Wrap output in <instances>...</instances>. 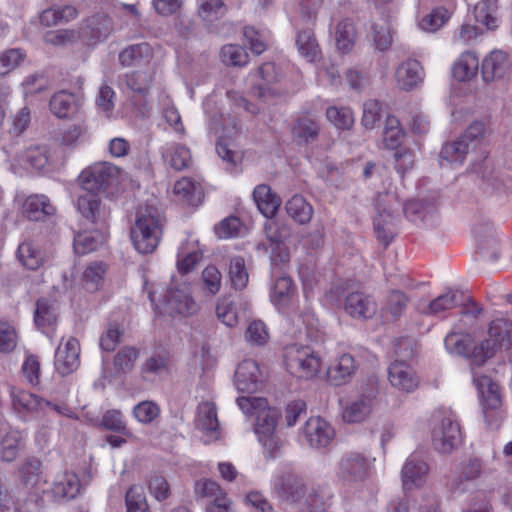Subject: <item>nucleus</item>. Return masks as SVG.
Here are the masks:
<instances>
[{
    "label": "nucleus",
    "instance_id": "obj_48",
    "mask_svg": "<svg viewBox=\"0 0 512 512\" xmlns=\"http://www.w3.org/2000/svg\"><path fill=\"white\" fill-rule=\"evenodd\" d=\"M23 449L22 438L16 432L6 434L0 443V458L4 462H13Z\"/></svg>",
    "mask_w": 512,
    "mask_h": 512
},
{
    "label": "nucleus",
    "instance_id": "obj_61",
    "mask_svg": "<svg viewBox=\"0 0 512 512\" xmlns=\"http://www.w3.org/2000/svg\"><path fill=\"white\" fill-rule=\"evenodd\" d=\"M101 424L107 430L120 433L127 437L132 435L131 431L126 426L122 413L119 410L113 409L106 411L102 417Z\"/></svg>",
    "mask_w": 512,
    "mask_h": 512
},
{
    "label": "nucleus",
    "instance_id": "obj_49",
    "mask_svg": "<svg viewBox=\"0 0 512 512\" xmlns=\"http://www.w3.org/2000/svg\"><path fill=\"white\" fill-rule=\"evenodd\" d=\"M106 266L101 262H95L87 266L83 272V285L89 292H96L104 283Z\"/></svg>",
    "mask_w": 512,
    "mask_h": 512
},
{
    "label": "nucleus",
    "instance_id": "obj_44",
    "mask_svg": "<svg viewBox=\"0 0 512 512\" xmlns=\"http://www.w3.org/2000/svg\"><path fill=\"white\" fill-rule=\"evenodd\" d=\"M357 32L354 24L348 20L340 21L335 30L336 46L342 53H349L356 42Z\"/></svg>",
    "mask_w": 512,
    "mask_h": 512
},
{
    "label": "nucleus",
    "instance_id": "obj_37",
    "mask_svg": "<svg viewBox=\"0 0 512 512\" xmlns=\"http://www.w3.org/2000/svg\"><path fill=\"white\" fill-rule=\"evenodd\" d=\"M58 317V307L55 301L47 298H41L36 303L34 321L38 328L43 331L53 326Z\"/></svg>",
    "mask_w": 512,
    "mask_h": 512
},
{
    "label": "nucleus",
    "instance_id": "obj_64",
    "mask_svg": "<svg viewBox=\"0 0 512 512\" xmlns=\"http://www.w3.org/2000/svg\"><path fill=\"white\" fill-rule=\"evenodd\" d=\"M125 502L127 512H148V504L141 487H130L126 492Z\"/></svg>",
    "mask_w": 512,
    "mask_h": 512
},
{
    "label": "nucleus",
    "instance_id": "obj_8",
    "mask_svg": "<svg viewBox=\"0 0 512 512\" xmlns=\"http://www.w3.org/2000/svg\"><path fill=\"white\" fill-rule=\"evenodd\" d=\"M164 309L170 315L190 316L198 311V304L186 283L169 287L163 298Z\"/></svg>",
    "mask_w": 512,
    "mask_h": 512
},
{
    "label": "nucleus",
    "instance_id": "obj_14",
    "mask_svg": "<svg viewBox=\"0 0 512 512\" xmlns=\"http://www.w3.org/2000/svg\"><path fill=\"white\" fill-rule=\"evenodd\" d=\"M388 380L391 386L400 392L412 393L419 386V377L405 361L395 360L388 368Z\"/></svg>",
    "mask_w": 512,
    "mask_h": 512
},
{
    "label": "nucleus",
    "instance_id": "obj_35",
    "mask_svg": "<svg viewBox=\"0 0 512 512\" xmlns=\"http://www.w3.org/2000/svg\"><path fill=\"white\" fill-rule=\"evenodd\" d=\"M162 157L177 171L187 168L191 162L190 150L177 143L166 144L162 148Z\"/></svg>",
    "mask_w": 512,
    "mask_h": 512
},
{
    "label": "nucleus",
    "instance_id": "obj_13",
    "mask_svg": "<svg viewBox=\"0 0 512 512\" xmlns=\"http://www.w3.org/2000/svg\"><path fill=\"white\" fill-rule=\"evenodd\" d=\"M153 82V74L149 71H132L123 76L122 83L131 93V101L136 107H144Z\"/></svg>",
    "mask_w": 512,
    "mask_h": 512
},
{
    "label": "nucleus",
    "instance_id": "obj_3",
    "mask_svg": "<svg viewBox=\"0 0 512 512\" xmlns=\"http://www.w3.org/2000/svg\"><path fill=\"white\" fill-rule=\"evenodd\" d=\"M163 229V217L153 207L141 208L137 212L131 239L135 249L141 254H149L157 248Z\"/></svg>",
    "mask_w": 512,
    "mask_h": 512
},
{
    "label": "nucleus",
    "instance_id": "obj_15",
    "mask_svg": "<svg viewBox=\"0 0 512 512\" xmlns=\"http://www.w3.org/2000/svg\"><path fill=\"white\" fill-rule=\"evenodd\" d=\"M80 344L74 337H70L64 344H60L55 352V368L62 375L73 373L80 365Z\"/></svg>",
    "mask_w": 512,
    "mask_h": 512
},
{
    "label": "nucleus",
    "instance_id": "obj_7",
    "mask_svg": "<svg viewBox=\"0 0 512 512\" xmlns=\"http://www.w3.org/2000/svg\"><path fill=\"white\" fill-rule=\"evenodd\" d=\"M76 208L85 223L93 227H107L110 210L97 193L83 190L77 198Z\"/></svg>",
    "mask_w": 512,
    "mask_h": 512
},
{
    "label": "nucleus",
    "instance_id": "obj_6",
    "mask_svg": "<svg viewBox=\"0 0 512 512\" xmlns=\"http://www.w3.org/2000/svg\"><path fill=\"white\" fill-rule=\"evenodd\" d=\"M121 170L110 162H96L85 168L79 175L82 190L101 192L116 185L119 181Z\"/></svg>",
    "mask_w": 512,
    "mask_h": 512
},
{
    "label": "nucleus",
    "instance_id": "obj_60",
    "mask_svg": "<svg viewBox=\"0 0 512 512\" xmlns=\"http://www.w3.org/2000/svg\"><path fill=\"white\" fill-rule=\"evenodd\" d=\"M404 136L403 130L400 128V123L395 117H387L386 126L383 132V141L385 146L389 149H396L401 143Z\"/></svg>",
    "mask_w": 512,
    "mask_h": 512
},
{
    "label": "nucleus",
    "instance_id": "obj_21",
    "mask_svg": "<svg viewBox=\"0 0 512 512\" xmlns=\"http://www.w3.org/2000/svg\"><path fill=\"white\" fill-rule=\"evenodd\" d=\"M344 309L353 318L369 319L376 314L377 305L370 295L356 291L346 296Z\"/></svg>",
    "mask_w": 512,
    "mask_h": 512
},
{
    "label": "nucleus",
    "instance_id": "obj_9",
    "mask_svg": "<svg viewBox=\"0 0 512 512\" xmlns=\"http://www.w3.org/2000/svg\"><path fill=\"white\" fill-rule=\"evenodd\" d=\"M265 232L269 240L271 266L286 265L290 260V252L284 241L290 235L286 224L269 221L265 224Z\"/></svg>",
    "mask_w": 512,
    "mask_h": 512
},
{
    "label": "nucleus",
    "instance_id": "obj_63",
    "mask_svg": "<svg viewBox=\"0 0 512 512\" xmlns=\"http://www.w3.org/2000/svg\"><path fill=\"white\" fill-rule=\"evenodd\" d=\"M501 348L502 346H500L498 342L488 336L480 344L474 347L472 359L477 365H483L487 359L493 357Z\"/></svg>",
    "mask_w": 512,
    "mask_h": 512
},
{
    "label": "nucleus",
    "instance_id": "obj_40",
    "mask_svg": "<svg viewBox=\"0 0 512 512\" xmlns=\"http://www.w3.org/2000/svg\"><path fill=\"white\" fill-rule=\"evenodd\" d=\"M20 263L28 270H37L44 263V256L37 245L31 241H24L17 249Z\"/></svg>",
    "mask_w": 512,
    "mask_h": 512
},
{
    "label": "nucleus",
    "instance_id": "obj_11",
    "mask_svg": "<svg viewBox=\"0 0 512 512\" xmlns=\"http://www.w3.org/2000/svg\"><path fill=\"white\" fill-rule=\"evenodd\" d=\"M511 61L507 53L495 49L481 63V75L485 83L505 80L511 72Z\"/></svg>",
    "mask_w": 512,
    "mask_h": 512
},
{
    "label": "nucleus",
    "instance_id": "obj_2",
    "mask_svg": "<svg viewBox=\"0 0 512 512\" xmlns=\"http://www.w3.org/2000/svg\"><path fill=\"white\" fill-rule=\"evenodd\" d=\"M432 445L441 454H450L462 443L460 424L451 409L438 408L430 417Z\"/></svg>",
    "mask_w": 512,
    "mask_h": 512
},
{
    "label": "nucleus",
    "instance_id": "obj_27",
    "mask_svg": "<svg viewBox=\"0 0 512 512\" xmlns=\"http://www.w3.org/2000/svg\"><path fill=\"white\" fill-rule=\"evenodd\" d=\"M107 227H93L91 231L79 232L74 237L73 248L76 254L84 255L95 251L105 241Z\"/></svg>",
    "mask_w": 512,
    "mask_h": 512
},
{
    "label": "nucleus",
    "instance_id": "obj_5",
    "mask_svg": "<svg viewBox=\"0 0 512 512\" xmlns=\"http://www.w3.org/2000/svg\"><path fill=\"white\" fill-rule=\"evenodd\" d=\"M285 363L290 373L300 378H312L320 371L322 358L309 346L291 345L285 349Z\"/></svg>",
    "mask_w": 512,
    "mask_h": 512
},
{
    "label": "nucleus",
    "instance_id": "obj_34",
    "mask_svg": "<svg viewBox=\"0 0 512 512\" xmlns=\"http://www.w3.org/2000/svg\"><path fill=\"white\" fill-rule=\"evenodd\" d=\"M86 33L95 42L104 41L113 32L112 19L104 13L96 14L86 20Z\"/></svg>",
    "mask_w": 512,
    "mask_h": 512
},
{
    "label": "nucleus",
    "instance_id": "obj_26",
    "mask_svg": "<svg viewBox=\"0 0 512 512\" xmlns=\"http://www.w3.org/2000/svg\"><path fill=\"white\" fill-rule=\"evenodd\" d=\"M478 394L481 398L483 409L495 410L501 406V395L499 386L488 376L473 377Z\"/></svg>",
    "mask_w": 512,
    "mask_h": 512
},
{
    "label": "nucleus",
    "instance_id": "obj_32",
    "mask_svg": "<svg viewBox=\"0 0 512 512\" xmlns=\"http://www.w3.org/2000/svg\"><path fill=\"white\" fill-rule=\"evenodd\" d=\"M356 370L355 360L350 354L341 355L328 370V379L340 386L348 382Z\"/></svg>",
    "mask_w": 512,
    "mask_h": 512
},
{
    "label": "nucleus",
    "instance_id": "obj_43",
    "mask_svg": "<svg viewBox=\"0 0 512 512\" xmlns=\"http://www.w3.org/2000/svg\"><path fill=\"white\" fill-rule=\"evenodd\" d=\"M77 108L76 97L67 91H59L50 99V110L58 118H67Z\"/></svg>",
    "mask_w": 512,
    "mask_h": 512
},
{
    "label": "nucleus",
    "instance_id": "obj_10",
    "mask_svg": "<svg viewBox=\"0 0 512 512\" xmlns=\"http://www.w3.org/2000/svg\"><path fill=\"white\" fill-rule=\"evenodd\" d=\"M470 301V297L463 291L458 289H449L436 297L434 300L426 303L419 301L416 305L418 313L426 316H437L447 310H451L457 306H463Z\"/></svg>",
    "mask_w": 512,
    "mask_h": 512
},
{
    "label": "nucleus",
    "instance_id": "obj_39",
    "mask_svg": "<svg viewBox=\"0 0 512 512\" xmlns=\"http://www.w3.org/2000/svg\"><path fill=\"white\" fill-rule=\"evenodd\" d=\"M296 46L302 57L315 62L321 57V49L312 30H303L297 34Z\"/></svg>",
    "mask_w": 512,
    "mask_h": 512
},
{
    "label": "nucleus",
    "instance_id": "obj_56",
    "mask_svg": "<svg viewBox=\"0 0 512 512\" xmlns=\"http://www.w3.org/2000/svg\"><path fill=\"white\" fill-rule=\"evenodd\" d=\"M23 162L29 167L41 171L49 163V151L45 146H35L28 148L23 156Z\"/></svg>",
    "mask_w": 512,
    "mask_h": 512
},
{
    "label": "nucleus",
    "instance_id": "obj_57",
    "mask_svg": "<svg viewBox=\"0 0 512 512\" xmlns=\"http://www.w3.org/2000/svg\"><path fill=\"white\" fill-rule=\"evenodd\" d=\"M220 56L222 62L230 66H245L248 63V53L236 44H229L222 47Z\"/></svg>",
    "mask_w": 512,
    "mask_h": 512
},
{
    "label": "nucleus",
    "instance_id": "obj_28",
    "mask_svg": "<svg viewBox=\"0 0 512 512\" xmlns=\"http://www.w3.org/2000/svg\"><path fill=\"white\" fill-rule=\"evenodd\" d=\"M258 75L264 81V84L254 87V94L264 101L275 97L277 92L270 85L279 82L282 78V73L276 68L274 63L267 62L259 67Z\"/></svg>",
    "mask_w": 512,
    "mask_h": 512
},
{
    "label": "nucleus",
    "instance_id": "obj_22",
    "mask_svg": "<svg viewBox=\"0 0 512 512\" xmlns=\"http://www.w3.org/2000/svg\"><path fill=\"white\" fill-rule=\"evenodd\" d=\"M273 491L280 499L295 503L305 495L302 481L292 474L277 477L273 483Z\"/></svg>",
    "mask_w": 512,
    "mask_h": 512
},
{
    "label": "nucleus",
    "instance_id": "obj_41",
    "mask_svg": "<svg viewBox=\"0 0 512 512\" xmlns=\"http://www.w3.org/2000/svg\"><path fill=\"white\" fill-rule=\"evenodd\" d=\"M479 60L472 52H464L455 62L453 67V76L458 81H467L472 79L478 71Z\"/></svg>",
    "mask_w": 512,
    "mask_h": 512
},
{
    "label": "nucleus",
    "instance_id": "obj_59",
    "mask_svg": "<svg viewBox=\"0 0 512 512\" xmlns=\"http://www.w3.org/2000/svg\"><path fill=\"white\" fill-rule=\"evenodd\" d=\"M326 116L339 129H350L354 123L353 112L348 107H329L326 111Z\"/></svg>",
    "mask_w": 512,
    "mask_h": 512
},
{
    "label": "nucleus",
    "instance_id": "obj_12",
    "mask_svg": "<svg viewBox=\"0 0 512 512\" xmlns=\"http://www.w3.org/2000/svg\"><path fill=\"white\" fill-rule=\"evenodd\" d=\"M194 492L197 498H209L207 512H234L231 501L226 497L220 485L209 479H202L195 483Z\"/></svg>",
    "mask_w": 512,
    "mask_h": 512
},
{
    "label": "nucleus",
    "instance_id": "obj_42",
    "mask_svg": "<svg viewBox=\"0 0 512 512\" xmlns=\"http://www.w3.org/2000/svg\"><path fill=\"white\" fill-rule=\"evenodd\" d=\"M288 215L299 224H306L311 221L313 207L301 195L292 196L286 203Z\"/></svg>",
    "mask_w": 512,
    "mask_h": 512
},
{
    "label": "nucleus",
    "instance_id": "obj_55",
    "mask_svg": "<svg viewBox=\"0 0 512 512\" xmlns=\"http://www.w3.org/2000/svg\"><path fill=\"white\" fill-rule=\"evenodd\" d=\"M151 48L147 43L130 45L119 54V62L122 66L129 67L135 65L142 58L149 56Z\"/></svg>",
    "mask_w": 512,
    "mask_h": 512
},
{
    "label": "nucleus",
    "instance_id": "obj_38",
    "mask_svg": "<svg viewBox=\"0 0 512 512\" xmlns=\"http://www.w3.org/2000/svg\"><path fill=\"white\" fill-rule=\"evenodd\" d=\"M174 193L189 205L197 206L202 202L203 191L199 183L183 177L174 185Z\"/></svg>",
    "mask_w": 512,
    "mask_h": 512
},
{
    "label": "nucleus",
    "instance_id": "obj_62",
    "mask_svg": "<svg viewBox=\"0 0 512 512\" xmlns=\"http://www.w3.org/2000/svg\"><path fill=\"white\" fill-rule=\"evenodd\" d=\"M245 339L251 345H265L269 339L268 328L265 323L261 320L252 321L245 331Z\"/></svg>",
    "mask_w": 512,
    "mask_h": 512
},
{
    "label": "nucleus",
    "instance_id": "obj_31",
    "mask_svg": "<svg viewBox=\"0 0 512 512\" xmlns=\"http://www.w3.org/2000/svg\"><path fill=\"white\" fill-rule=\"evenodd\" d=\"M272 266V275L275 277V283L271 293V299L276 305H285L294 292L293 281L285 275L282 267Z\"/></svg>",
    "mask_w": 512,
    "mask_h": 512
},
{
    "label": "nucleus",
    "instance_id": "obj_29",
    "mask_svg": "<svg viewBox=\"0 0 512 512\" xmlns=\"http://www.w3.org/2000/svg\"><path fill=\"white\" fill-rule=\"evenodd\" d=\"M409 297L401 290H391L381 308V316L385 321H396L405 313Z\"/></svg>",
    "mask_w": 512,
    "mask_h": 512
},
{
    "label": "nucleus",
    "instance_id": "obj_36",
    "mask_svg": "<svg viewBox=\"0 0 512 512\" xmlns=\"http://www.w3.org/2000/svg\"><path fill=\"white\" fill-rule=\"evenodd\" d=\"M372 398L362 395L351 401L343 410V419L348 423H359L364 421L371 413Z\"/></svg>",
    "mask_w": 512,
    "mask_h": 512
},
{
    "label": "nucleus",
    "instance_id": "obj_19",
    "mask_svg": "<svg viewBox=\"0 0 512 512\" xmlns=\"http://www.w3.org/2000/svg\"><path fill=\"white\" fill-rule=\"evenodd\" d=\"M424 76L421 63L415 59L402 62L395 72L397 86L404 91H411L418 87L423 82Z\"/></svg>",
    "mask_w": 512,
    "mask_h": 512
},
{
    "label": "nucleus",
    "instance_id": "obj_16",
    "mask_svg": "<svg viewBox=\"0 0 512 512\" xmlns=\"http://www.w3.org/2000/svg\"><path fill=\"white\" fill-rule=\"evenodd\" d=\"M429 472V466L424 459L411 454L405 461L401 470V479L404 489L412 490L423 485Z\"/></svg>",
    "mask_w": 512,
    "mask_h": 512
},
{
    "label": "nucleus",
    "instance_id": "obj_17",
    "mask_svg": "<svg viewBox=\"0 0 512 512\" xmlns=\"http://www.w3.org/2000/svg\"><path fill=\"white\" fill-rule=\"evenodd\" d=\"M81 484L78 476L72 472L58 475L50 490L46 493L55 502L69 501L78 496Z\"/></svg>",
    "mask_w": 512,
    "mask_h": 512
},
{
    "label": "nucleus",
    "instance_id": "obj_54",
    "mask_svg": "<svg viewBox=\"0 0 512 512\" xmlns=\"http://www.w3.org/2000/svg\"><path fill=\"white\" fill-rule=\"evenodd\" d=\"M139 356V350L135 347L125 346L114 356L113 365L117 372L129 373L134 368Z\"/></svg>",
    "mask_w": 512,
    "mask_h": 512
},
{
    "label": "nucleus",
    "instance_id": "obj_1",
    "mask_svg": "<svg viewBox=\"0 0 512 512\" xmlns=\"http://www.w3.org/2000/svg\"><path fill=\"white\" fill-rule=\"evenodd\" d=\"M237 404L244 414L255 416L254 431L268 456L273 458L280 448V442L275 435L278 411L269 407L267 400L261 397H238Z\"/></svg>",
    "mask_w": 512,
    "mask_h": 512
},
{
    "label": "nucleus",
    "instance_id": "obj_4",
    "mask_svg": "<svg viewBox=\"0 0 512 512\" xmlns=\"http://www.w3.org/2000/svg\"><path fill=\"white\" fill-rule=\"evenodd\" d=\"M485 132L483 122H473L459 138L442 146L440 158L450 163L462 164L468 152L481 143Z\"/></svg>",
    "mask_w": 512,
    "mask_h": 512
},
{
    "label": "nucleus",
    "instance_id": "obj_33",
    "mask_svg": "<svg viewBox=\"0 0 512 512\" xmlns=\"http://www.w3.org/2000/svg\"><path fill=\"white\" fill-rule=\"evenodd\" d=\"M41 467L42 463L37 457L25 458L18 467L20 485L27 489H34L41 479Z\"/></svg>",
    "mask_w": 512,
    "mask_h": 512
},
{
    "label": "nucleus",
    "instance_id": "obj_30",
    "mask_svg": "<svg viewBox=\"0 0 512 512\" xmlns=\"http://www.w3.org/2000/svg\"><path fill=\"white\" fill-rule=\"evenodd\" d=\"M253 198L259 211L266 218L271 219L274 217L281 205V199L266 184H260L255 187Z\"/></svg>",
    "mask_w": 512,
    "mask_h": 512
},
{
    "label": "nucleus",
    "instance_id": "obj_51",
    "mask_svg": "<svg viewBox=\"0 0 512 512\" xmlns=\"http://www.w3.org/2000/svg\"><path fill=\"white\" fill-rule=\"evenodd\" d=\"M228 274L231 285L236 290H242L247 286L249 275L243 257L234 256L230 259Z\"/></svg>",
    "mask_w": 512,
    "mask_h": 512
},
{
    "label": "nucleus",
    "instance_id": "obj_25",
    "mask_svg": "<svg viewBox=\"0 0 512 512\" xmlns=\"http://www.w3.org/2000/svg\"><path fill=\"white\" fill-rule=\"evenodd\" d=\"M10 396L13 408L19 413H34L43 411L44 405H51L50 401L15 387L11 388Z\"/></svg>",
    "mask_w": 512,
    "mask_h": 512
},
{
    "label": "nucleus",
    "instance_id": "obj_20",
    "mask_svg": "<svg viewBox=\"0 0 512 512\" xmlns=\"http://www.w3.org/2000/svg\"><path fill=\"white\" fill-rule=\"evenodd\" d=\"M304 434L311 447L324 448L333 440L335 432L324 419L311 417L305 423Z\"/></svg>",
    "mask_w": 512,
    "mask_h": 512
},
{
    "label": "nucleus",
    "instance_id": "obj_46",
    "mask_svg": "<svg viewBox=\"0 0 512 512\" xmlns=\"http://www.w3.org/2000/svg\"><path fill=\"white\" fill-rule=\"evenodd\" d=\"M196 424L197 427L203 431H217L219 422L217 418V409L213 402L203 401L199 403L197 409Z\"/></svg>",
    "mask_w": 512,
    "mask_h": 512
},
{
    "label": "nucleus",
    "instance_id": "obj_58",
    "mask_svg": "<svg viewBox=\"0 0 512 512\" xmlns=\"http://www.w3.org/2000/svg\"><path fill=\"white\" fill-rule=\"evenodd\" d=\"M227 11L223 0H198V14L205 21H213Z\"/></svg>",
    "mask_w": 512,
    "mask_h": 512
},
{
    "label": "nucleus",
    "instance_id": "obj_53",
    "mask_svg": "<svg viewBox=\"0 0 512 512\" xmlns=\"http://www.w3.org/2000/svg\"><path fill=\"white\" fill-rule=\"evenodd\" d=\"M450 16L451 14L448 9L437 7L420 20L419 26L424 31L435 32L447 23Z\"/></svg>",
    "mask_w": 512,
    "mask_h": 512
},
{
    "label": "nucleus",
    "instance_id": "obj_50",
    "mask_svg": "<svg viewBox=\"0 0 512 512\" xmlns=\"http://www.w3.org/2000/svg\"><path fill=\"white\" fill-rule=\"evenodd\" d=\"M169 353L165 350L155 351L149 358L142 364V374L162 375L168 372L169 366Z\"/></svg>",
    "mask_w": 512,
    "mask_h": 512
},
{
    "label": "nucleus",
    "instance_id": "obj_47",
    "mask_svg": "<svg viewBox=\"0 0 512 512\" xmlns=\"http://www.w3.org/2000/svg\"><path fill=\"white\" fill-rule=\"evenodd\" d=\"M320 132L319 123L308 115L300 116L293 127L295 137L305 141H314Z\"/></svg>",
    "mask_w": 512,
    "mask_h": 512
},
{
    "label": "nucleus",
    "instance_id": "obj_23",
    "mask_svg": "<svg viewBox=\"0 0 512 512\" xmlns=\"http://www.w3.org/2000/svg\"><path fill=\"white\" fill-rule=\"evenodd\" d=\"M367 470V458L360 453L351 452L342 458L339 474L346 481L356 482L365 478Z\"/></svg>",
    "mask_w": 512,
    "mask_h": 512
},
{
    "label": "nucleus",
    "instance_id": "obj_52",
    "mask_svg": "<svg viewBox=\"0 0 512 512\" xmlns=\"http://www.w3.org/2000/svg\"><path fill=\"white\" fill-rule=\"evenodd\" d=\"M488 336L498 342L500 346H508L512 341V322L498 318L490 323Z\"/></svg>",
    "mask_w": 512,
    "mask_h": 512
},
{
    "label": "nucleus",
    "instance_id": "obj_18",
    "mask_svg": "<svg viewBox=\"0 0 512 512\" xmlns=\"http://www.w3.org/2000/svg\"><path fill=\"white\" fill-rule=\"evenodd\" d=\"M261 384V372L256 361H242L235 371V386L240 392L253 393Z\"/></svg>",
    "mask_w": 512,
    "mask_h": 512
},
{
    "label": "nucleus",
    "instance_id": "obj_45",
    "mask_svg": "<svg viewBox=\"0 0 512 512\" xmlns=\"http://www.w3.org/2000/svg\"><path fill=\"white\" fill-rule=\"evenodd\" d=\"M474 16L476 21L488 30L496 29L498 27L496 0H481L478 2L474 7Z\"/></svg>",
    "mask_w": 512,
    "mask_h": 512
},
{
    "label": "nucleus",
    "instance_id": "obj_24",
    "mask_svg": "<svg viewBox=\"0 0 512 512\" xmlns=\"http://www.w3.org/2000/svg\"><path fill=\"white\" fill-rule=\"evenodd\" d=\"M56 212L47 196L35 194L28 196L22 204V214L31 221L44 220Z\"/></svg>",
    "mask_w": 512,
    "mask_h": 512
}]
</instances>
